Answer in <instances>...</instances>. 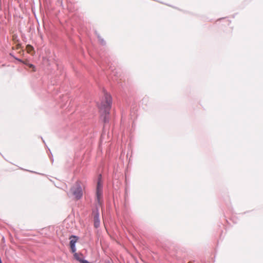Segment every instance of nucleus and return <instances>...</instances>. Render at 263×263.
I'll use <instances>...</instances> for the list:
<instances>
[{"label": "nucleus", "mask_w": 263, "mask_h": 263, "mask_svg": "<svg viewBox=\"0 0 263 263\" xmlns=\"http://www.w3.org/2000/svg\"><path fill=\"white\" fill-rule=\"evenodd\" d=\"M112 103L111 97L110 95L105 93L104 100L99 106L100 109L106 114H109Z\"/></svg>", "instance_id": "nucleus-1"}, {"label": "nucleus", "mask_w": 263, "mask_h": 263, "mask_svg": "<svg viewBox=\"0 0 263 263\" xmlns=\"http://www.w3.org/2000/svg\"><path fill=\"white\" fill-rule=\"evenodd\" d=\"M70 196L76 200H78L82 197L83 191L80 182H77L72 186L70 189Z\"/></svg>", "instance_id": "nucleus-2"}, {"label": "nucleus", "mask_w": 263, "mask_h": 263, "mask_svg": "<svg viewBox=\"0 0 263 263\" xmlns=\"http://www.w3.org/2000/svg\"><path fill=\"white\" fill-rule=\"evenodd\" d=\"M70 246L71 252L72 253H75V252L76 251L75 244L77 242L78 238L77 236L72 235L70 237Z\"/></svg>", "instance_id": "nucleus-3"}, {"label": "nucleus", "mask_w": 263, "mask_h": 263, "mask_svg": "<svg viewBox=\"0 0 263 263\" xmlns=\"http://www.w3.org/2000/svg\"><path fill=\"white\" fill-rule=\"evenodd\" d=\"M103 183L101 180V175H100L98 178L97 182V191L96 192H103Z\"/></svg>", "instance_id": "nucleus-4"}, {"label": "nucleus", "mask_w": 263, "mask_h": 263, "mask_svg": "<svg viewBox=\"0 0 263 263\" xmlns=\"http://www.w3.org/2000/svg\"><path fill=\"white\" fill-rule=\"evenodd\" d=\"M94 226L96 228H98L100 226V220H99V215L98 212H96L94 214Z\"/></svg>", "instance_id": "nucleus-5"}, {"label": "nucleus", "mask_w": 263, "mask_h": 263, "mask_svg": "<svg viewBox=\"0 0 263 263\" xmlns=\"http://www.w3.org/2000/svg\"><path fill=\"white\" fill-rule=\"evenodd\" d=\"M103 192H96L97 201L99 204H101L102 202Z\"/></svg>", "instance_id": "nucleus-6"}, {"label": "nucleus", "mask_w": 263, "mask_h": 263, "mask_svg": "<svg viewBox=\"0 0 263 263\" xmlns=\"http://www.w3.org/2000/svg\"><path fill=\"white\" fill-rule=\"evenodd\" d=\"M23 63H24L25 64L27 65L29 68H32V71L33 72H35L36 71L35 67L33 64L28 63V62L27 61L23 62Z\"/></svg>", "instance_id": "nucleus-7"}, {"label": "nucleus", "mask_w": 263, "mask_h": 263, "mask_svg": "<svg viewBox=\"0 0 263 263\" xmlns=\"http://www.w3.org/2000/svg\"><path fill=\"white\" fill-rule=\"evenodd\" d=\"M33 49H34L33 47L31 45H27L26 50L28 53H31V52L33 50Z\"/></svg>", "instance_id": "nucleus-8"}, {"label": "nucleus", "mask_w": 263, "mask_h": 263, "mask_svg": "<svg viewBox=\"0 0 263 263\" xmlns=\"http://www.w3.org/2000/svg\"><path fill=\"white\" fill-rule=\"evenodd\" d=\"M74 258H75L77 260H79V261L80 262H81V263H82V261H85V260H83V259H82L80 258V255H79L78 253H75L74 254Z\"/></svg>", "instance_id": "nucleus-9"}, {"label": "nucleus", "mask_w": 263, "mask_h": 263, "mask_svg": "<svg viewBox=\"0 0 263 263\" xmlns=\"http://www.w3.org/2000/svg\"><path fill=\"white\" fill-rule=\"evenodd\" d=\"M82 263H90L89 262H88V261L87 260H85V261H82Z\"/></svg>", "instance_id": "nucleus-10"}]
</instances>
